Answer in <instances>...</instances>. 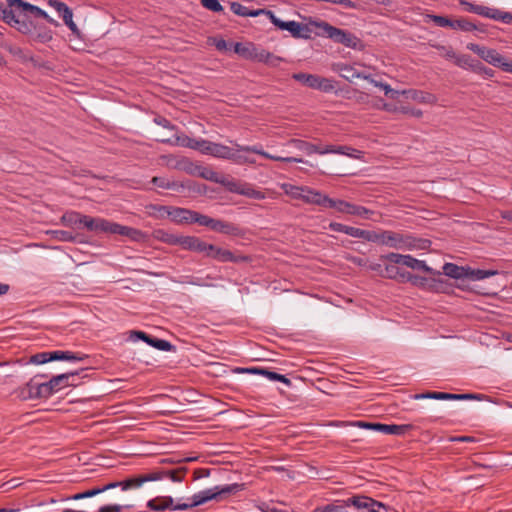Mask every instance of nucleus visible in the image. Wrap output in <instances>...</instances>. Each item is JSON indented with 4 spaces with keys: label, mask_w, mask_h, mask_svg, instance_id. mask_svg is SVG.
I'll return each instance as SVG.
<instances>
[{
    "label": "nucleus",
    "mask_w": 512,
    "mask_h": 512,
    "mask_svg": "<svg viewBox=\"0 0 512 512\" xmlns=\"http://www.w3.org/2000/svg\"><path fill=\"white\" fill-rule=\"evenodd\" d=\"M243 487L244 484L239 483L215 486L195 493L191 497V502L189 503L174 504V499L171 496L156 497L147 502V507L152 511L158 512L165 510L184 511L205 504L210 500H221L231 494L241 491Z\"/></svg>",
    "instance_id": "f257e3e1"
},
{
    "label": "nucleus",
    "mask_w": 512,
    "mask_h": 512,
    "mask_svg": "<svg viewBox=\"0 0 512 512\" xmlns=\"http://www.w3.org/2000/svg\"><path fill=\"white\" fill-rule=\"evenodd\" d=\"M380 259L383 260V261H388V262L393 263V264H401V265L409 267V268H411L413 270L424 271V272H427V273H430V274H433V275H436V276H440L441 275L440 271L434 270L433 268L429 267L425 263V261L418 260V259L414 258L411 255H403V254L391 252V253H388L386 255H382L380 257ZM432 282H433V284H431V287L435 291H437V292H444L445 291L447 283H446V281L443 278L439 277L437 279H432Z\"/></svg>",
    "instance_id": "f03ea898"
},
{
    "label": "nucleus",
    "mask_w": 512,
    "mask_h": 512,
    "mask_svg": "<svg viewBox=\"0 0 512 512\" xmlns=\"http://www.w3.org/2000/svg\"><path fill=\"white\" fill-rule=\"evenodd\" d=\"M310 24L321 30L317 33L318 36L327 37L335 43L342 44L345 47L354 50L361 51L364 48L361 39L347 30L337 28L325 21L315 20L310 21Z\"/></svg>",
    "instance_id": "7ed1b4c3"
},
{
    "label": "nucleus",
    "mask_w": 512,
    "mask_h": 512,
    "mask_svg": "<svg viewBox=\"0 0 512 512\" xmlns=\"http://www.w3.org/2000/svg\"><path fill=\"white\" fill-rule=\"evenodd\" d=\"M427 239L416 238L408 233H400L391 230H384L383 246L396 250H424L430 246Z\"/></svg>",
    "instance_id": "20e7f679"
},
{
    "label": "nucleus",
    "mask_w": 512,
    "mask_h": 512,
    "mask_svg": "<svg viewBox=\"0 0 512 512\" xmlns=\"http://www.w3.org/2000/svg\"><path fill=\"white\" fill-rule=\"evenodd\" d=\"M280 188L293 199H300L307 204L323 205L325 194L313 190L307 186H296L290 183H282Z\"/></svg>",
    "instance_id": "39448f33"
},
{
    "label": "nucleus",
    "mask_w": 512,
    "mask_h": 512,
    "mask_svg": "<svg viewBox=\"0 0 512 512\" xmlns=\"http://www.w3.org/2000/svg\"><path fill=\"white\" fill-rule=\"evenodd\" d=\"M467 49L479 55L487 63L501 68L505 72L512 73V60L498 53L495 49L487 48L475 43H469Z\"/></svg>",
    "instance_id": "423d86ee"
},
{
    "label": "nucleus",
    "mask_w": 512,
    "mask_h": 512,
    "mask_svg": "<svg viewBox=\"0 0 512 512\" xmlns=\"http://www.w3.org/2000/svg\"><path fill=\"white\" fill-rule=\"evenodd\" d=\"M322 207L335 208L338 212L362 218H368L369 214L372 213L369 209L363 206L355 205L344 200H334L327 195H325Z\"/></svg>",
    "instance_id": "0eeeda50"
},
{
    "label": "nucleus",
    "mask_w": 512,
    "mask_h": 512,
    "mask_svg": "<svg viewBox=\"0 0 512 512\" xmlns=\"http://www.w3.org/2000/svg\"><path fill=\"white\" fill-rule=\"evenodd\" d=\"M79 375L78 371L62 373L53 376L49 381L43 382L46 387V398L50 397L60 389L68 386H76L75 378Z\"/></svg>",
    "instance_id": "6e6552de"
},
{
    "label": "nucleus",
    "mask_w": 512,
    "mask_h": 512,
    "mask_svg": "<svg viewBox=\"0 0 512 512\" xmlns=\"http://www.w3.org/2000/svg\"><path fill=\"white\" fill-rule=\"evenodd\" d=\"M355 426L363 429L374 430L377 432H381L387 435H404L411 429V425L403 424H382V423H374V422H365V421H357L354 424Z\"/></svg>",
    "instance_id": "1a4fd4ad"
},
{
    "label": "nucleus",
    "mask_w": 512,
    "mask_h": 512,
    "mask_svg": "<svg viewBox=\"0 0 512 512\" xmlns=\"http://www.w3.org/2000/svg\"><path fill=\"white\" fill-rule=\"evenodd\" d=\"M152 209L154 211L161 213V215L167 214L171 218V220L176 223H186V224L192 223V218H193V213H194L193 210H189L186 208H179V207L160 206V205L152 206Z\"/></svg>",
    "instance_id": "9d476101"
},
{
    "label": "nucleus",
    "mask_w": 512,
    "mask_h": 512,
    "mask_svg": "<svg viewBox=\"0 0 512 512\" xmlns=\"http://www.w3.org/2000/svg\"><path fill=\"white\" fill-rule=\"evenodd\" d=\"M41 377L42 376L40 375H36L30 379V381L27 382L24 387L21 388L20 395L24 399L46 398V387L44 386L43 382L39 380Z\"/></svg>",
    "instance_id": "9b49d317"
},
{
    "label": "nucleus",
    "mask_w": 512,
    "mask_h": 512,
    "mask_svg": "<svg viewBox=\"0 0 512 512\" xmlns=\"http://www.w3.org/2000/svg\"><path fill=\"white\" fill-rule=\"evenodd\" d=\"M346 506H354L358 510H366L367 512H382L376 510L377 507H382L381 502L374 500L365 495H355L343 501Z\"/></svg>",
    "instance_id": "f8f14e48"
},
{
    "label": "nucleus",
    "mask_w": 512,
    "mask_h": 512,
    "mask_svg": "<svg viewBox=\"0 0 512 512\" xmlns=\"http://www.w3.org/2000/svg\"><path fill=\"white\" fill-rule=\"evenodd\" d=\"M162 479H163V474L153 473V472L135 475V476L129 477L122 481V491H127L130 489H138L144 483L152 482V481H159Z\"/></svg>",
    "instance_id": "ddd939ff"
},
{
    "label": "nucleus",
    "mask_w": 512,
    "mask_h": 512,
    "mask_svg": "<svg viewBox=\"0 0 512 512\" xmlns=\"http://www.w3.org/2000/svg\"><path fill=\"white\" fill-rule=\"evenodd\" d=\"M210 258L217 260L219 262H232V263H240L249 261V257L245 255H235L231 251L217 247L214 245L212 250V255Z\"/></svg>",
    "instance_id": "4468645a"
},
{
    "label": "nucleus",
    "mask_w": 512,
    "mask_h": 512,
    "mask_svg": "<svg viewBox=\"0 0 512 512\" xmlns=\"http://www.w3.org/2000/svg\"><path fill=\"white\" fill-rule=\"evenodd\" d=\"M287 145L295 147L306 155H312L314 153L325 155L327 150V145L320 146L300 139H291L288 141Z\"/></svg>",
    "instance_id": "2eb2a0df"
},
{
    "label": "nucleus",
    "mask_w": 512,
    "mask_h": 512,
    "mask_svg": "<svg viewBox=\"0 0 512 512\" xmlns=\"http://www.w3.org/2000/svg\"><path fill=\"white\" fill-rule=\"evenodd\" d=\"M333 70L345 80L352 82L355 78L369 79V74L358 72L353 66L344 63H337L333 66Z\"/></svg>",
    "instance_id": "dca6fc26"
},
{
    "label": "nucleus",
    "mask_w": 512,
    "mask_h": 512,
    "mask_svg": "<svg viewBox=\"0 0 512 512\" xmlns=\"http://www.w3.org/2000/svg\"><path fill=\"white\" fill-rule=\"evenodd\" d=\"M260 51L261 47L254 44L243 45L239 42L234 44V52L247 60L258 61Z\"/></svg>",
    "instance_id": "f3484780"
},
{
    "label": "nucleus",
    "mask_w": 512,
    "mask_h": 512,
    "mask_svg": "<svg viewBox=\"0 0 512 512\" xmlns=\"http://www.w3.org/2000/svg\"><path fill=\"white\" fill-rule=\"evenodd\" d=\"M211 230L232 236H238L241 234V229L237 225L218 219H214Z\"/></svg>",
    "instance_id": "a211bd4d"
},
{
    "label": "nucleus",
    "mask_w": 512,
    "mask_h": 512,
    "mask_svg": "<svg viewBox=\"0 0 512 512\" xmlns=\"http://www.w3.org/2000/svg\"><path fill=\"white\" fill-rule=\"evenodd\" d=\"M465 273L467 279L473 280V281H479L483 280L492 276L497 275L499 272L497 270L493 269H473L469 266H466Z\"/></svg>",
    "instance_id": "6ab92c4d"
},
{
    "label": "nucleus",
    "mask_w": 512,
    "mask_h": 512,
    "mask_svg": "<svg viewBox=\"0 0 512 512\" xmlns=\"http://www.w3.org/2000/svg\"><path fill=\"white\" fill-rule=\"evenodd\" d=\"M52 357L54 358V361H70V362H76V361H83L87 358V355L79 353V352H72V351H62V350H56L52 351Z\"/></svg>",
    "instance_id": "aec40b11"
},
{
    "label": "nucleus",
    "mask_w": 512,
    "mask_h": 512,
    "mask_svg": "<svg viewBox=\"0 0 512 512\" xmlns=\"http://www.w3.org/2000/svg\"><path fill=\"white\" fill-rule=\"evenodd\" d=\"M230 9L234 14L241 17H257L265 12V9L250 10L238 2H231Z\"/></svg>",
    "instance_id": "412c9836"
},
{
    "label": "nucleus",
    "mask_w": 512,
    "mask_h": 512,
    "mask_svg": "<svg viewBox=\"0 0 512 512\" xmlns=\"http://www.w3.org/2000/svg\"><path fill=\"white\" fill-rule=\"evenodd\" d=\"M151 182L156 185L157 187L163 188V189H171L175 190L177 192L182 191L187 186L184 183L176 182V181H169L168 179L164 177H158L155 176L152 178Z\"/></svg>",
    "instance_id": "4be33fe9"
},
{
    "label": "nucleus",
    "mask_w": 512,
    "mask_h": 512,
    "mask_svg": "<svg viewBox=\"0 0 512 512\" xmlns=\"http://www.w3.org/2000/svg\"><path fill=\"white\" fill-rule=\"evenodd\" d=\"M329 153L346 155L353 159H359L361 157V152L359 150L351 148L349 146L327 145L326 154Z\"/></svg>",
    "instance_id": "5701e85b"
},
{
    "label": "nucleus",
    "mask_w": 512,
    "mask_h": 512,
    "mask_svg": "<svg viewBox=\"0 0 512 512\" xmlns=\"http://www.w3.org/2000/svg\"><path fill=\"white\" fill-rule=\"evenodd\" d=\"M116 232H117V235H122V236L128 237L129 239H131L133 241H137V242H140V241L144 240V238H145V234L141 230H138V229H135V228H132L129 226H124L121 224H118V228H117Z\"/></svg>",
    "instance_id": "b1692460"
},
{
    "label": "nucleus",
    "mask_w": 512,
    "mask_h": 512,
    "mask_svg": "<svg viewBox=\"0 0 512 512\" xmlns=\"http://www.w3.org/2000/svg\"><path fill=\"white\" fill-rule=\"evenodd\" d=\"M461 4L466 7V10L471 13L478 14L483 17H487L492 19V16H495L493 14L494 8H490L487 6L482 5H476L473 3H470L468 1H461Z\"/></svg>",
    "instance_id": "393cba45"
},
{
    "label": "nucleus",
    "mask_w": 512,
    "mask_h": 512,
    "mask_svg": "<svg viewBox=\"0 0 512 512\" xmlns=\"http://www.w3.org/2000/svg\"><path fill=\"white\" fill-rule=\"evenodd\" d=\"M286 31L290 32L294 38H310V35L308 34L310 30L308 29V27L302 26V24L293 20L289 21Z\"/></svg>",
    "instance_id": "a878e982"
},
{
    "label": "nucleus",
    "mask_w": 512,
    "mask_h": 512,
    "mask_svg": "<svg viewBox=\"0 0 512 512\" xmlns=\"http://www.w3.org/2000/svg\"><path fill=\"white\" fill-rule=\"evenodd\" d=\"M465 268L454 263H445L443 265V273L453 279H464L466 277Z\"/></svg>",
    "instance_id": "bb28decb"
},
{
    "label": "nucleus",
    "mask_w": 512,
    "mask_h": 512,
    "mask_svg": "<svg viewBox=\"0 0 512 512\" xmlns=\"http://www.w3.org/2000/svg\"><path fill=\"white\" fill-rule=\"evenodd\" d=\"M451 28L454 30H461L464 32H469L473 30H478L479 32H485L483 26H477L476 24L468 21L467 19H457L452 20Z\"/></svg>",
    "instance_id": "cd10ccee"
},
{
    "label": "nucleus",
    "mask_w": 512,
    "mask_h": 512,
    "mask_svg": "<svg viewBox=\"0 0 512 512\" xmlns=\"http://www.w3.org/2000/svg\"><path fill=\"white\" fill-rule=\"evenodd\" d=\"M282 61H283V58L276 56V55L270 53L269 51L261 48L257 62L267 64L271 67H277L280 64V62H282Z\"/></svg>",
    "instance_id": "c85d7f7f"
},
{
    "label": "nucleus",
    "mask_w": 512,
    "mask_h": 512,
    "mask_svg": "<svg viewBox=\"0 0 512 512\" xmlns=\"http://www.w3.org/2000/svg\"><path fill=\"white\" fill-rule=\"evenodd\" d=\"M154 237L155 239L169 244V245H177L178 244V238L180 235L172 234L164 229H158L154 231Z\"/></svg>",
    "instance_id": "c756f323"
},
{
    "label": "nucleus",
    "mask_w": 512,
    "mask_h": 512,
    "mask_svg": "<svg viewBox=\"0 0 512 512\" xmlns=\"http://www.w3.org/2000/svg\"><path fill=\"white\" fill-rule=\"evenodd\" d=\"M200 238L196 236H183L180 235L178 238V244L183 249L196 252V247L198 246Z\"/></svg>",
    "instance_id": "7c9ffc66"
},
{
    "label": "nucleus",
    "mask_w": 512,
    "mask_h": 512,
    "mask_svg": "<svg viewBox=\"0 0 512 512\" xmlns=\"http://www.w3.org/2000/svg\"><path fill=\"white\" fill-rule=\"evenodd\" d=\"M335 88L336 86L334 80L317 75V81L315 83L314 89L329 93L334 91Z\"/></svg>",
    "instance_id": "2f4dec72"
},
{
    "label": "nucleus",
    "mask_w": 512,
    "mask_h": 512,
    "mask_svg": "<svg viewBox=\"0 0 512 512\" xmlns=\"http://www.w3.org/2000/svg\"><path fill=\"white\" fill-rule=\"evenodd\" d=\"M232 148L220 143H215L212 150V156L220 159L229 160L232 157Z\"/></svg>",
    "instance_id": "473e14b6"
},
{
    "label": "nucleus",
    "mask_w": 512,
    "mask_h": 512,
    "mask_svg": "<svg viewBox=\"0 0 512 512\" xmlns=\"http://www.w3.org/2000/svg\"><path fill=\"white\" fill-rule=\"evenodd\" d=\"M26 11L32 13L36 17H41V18L45 19L48 23H50L54 26L59 25V23L55 19L50 17L45 10L41 9L40 7H38L36 5L29 3V5H26Z\"/></svg>",
    "instance_id": "72a5a7b5"
},
{
    "label": "nucleus",
    "mask_w": 512,
    "mask_h": 512,
    "mask_svg": "<svg viewBox=\"0 0 512 512\" xmlns=\"http://www.w3.org/2000/svg\"><path fill=\"white\" fill-rule=\"evenodd\" d=\"M146 343L160 351L169 352L175 349V347L169 341L154 338L152 336H149V339Z\"/></svg>",
    "instance_id": "f704fd0d"
},
{
    "label": "nucleus",
    "mask_w": 512,
    "mask_h": 512,
    "mask_svg": "<svg viewBox=\"0 0 512 512\" xmlns=\"http://www.w3.org/2000/svg\"><path fill=\"white\" fill-rule=\"evenodd\" d=\"M244 183L245 182L237 181V180L230 179L227 177H223L220 184L223 187H225L229 192L236 193V194L240 195V191L243 190Z\"/></svg>",
    "instance_id": "c9c22d12"
},
{
    "label": "nucleus",
    "mask_w": 512,
    "mask_h": 512,
    "mask_svg": "<svg viewBox=\"0 0 512 512\" xmlns=\"http://www.w3.org/2000/svg\"><path fill=\"white\" fill-rule=\"evenodd\" d=\"M240 195L256 200L265 199V194L262 191L255 189L253 185L246 182L244 183L243 190L240 191Z\"/></svg>",
    "instance_id": "e433bc0d"
},
{
    "label": "nucleus",
    "mask_w": 512,
    "mask_h": 512,
    "mask_svg": "<svg viewBox=\"0 0 512 512\" xmlns=\"http://www.w3.org/2000/svg\"><path fill=\"white\" fill-rule=\"evenodd\" d=\"M292 78L312 89H314L315 83L317 81V75L307 73H294Z\"/></svg>",
    "instance_id": "4c0bfd02"
},
{
    "label": "nucleus",
    "mask_w": 512,
    "mask_h": 512,
    "mask_svg": "<svg viewBox=\"0 0 512 512\" xmlns=\"http://www.w3.org/2000/svg\"><path fill=\"white\" fill-rule=\"evenodd\" d=\"M185 472H186L185 468H181V469H177V470L153 471V473L163 474V479L169 478L173 482H181L184 478Z\"/></svg>",
    "instance_id": "58836bf2"
},
{
    "label": "nucleus",
    "mask_w": 512,
    "mask_h": 512,
    "mask_svg": "<svg viewBox=\"0 0 512 512\" xmlns=\"http://www.w3.org/2000/svg\"><path fill=\"white\" fill-rule=\"evenodd\" d=\"M47 234L62 242H74L76 239L72 232L66 230H49Z\"/></svg>",
    "instance_id": "ea45409f"
},
{
    "label": "nucleus",
    "mask_w": 512,
    "mask_h": 512,
    "mask_svg": "<svg viewBox=\"0 0 512 512\" xmlns=\"http://www.w3.org/2000/svg\"><path fill=\"white\" fill-rule=\"evenodd\" d=\"M98 232H103L107 234H117L118 223L106 220L104 218H100L98 221Z\"/></svg>",
    "instance_id": "a19ab883"
},
{
    "label": "nucleus",
    "mask_w": 512,
    "mask_h": 512,
    "mask_svg": "<svg viewBox=\"0 0 512 512\" xmlns=\"http://www.w3.org/2000/svg\"><path fill=\"white\" fill-rule=\"evenodd\" d=\"M472 71L483 76L485 79L493 78L495 76V71L493 69L484 66L478 60L475 61Z\"/></svg>",
    "instance_id": "79ce46f5"
},
{
    "label": "nucleus",
    "mask_w": 512,
    "mask_h": 512,
    "mask_svg": "<svg viewBox=\"0 0 512 512\" xmlns=\"http://www.w3.org/2000/svg\"><path fill=\"white\" fill-rule=\"evenodd\" d=\"M243 146L235 143L234 147L232 148V157H230L229 160L234 161L237 164H246V158L247 155L244 153H247L245 150H241Z\"/></svg>",
    "instance_id": "37998d69"
},
{
    "label": "nucleus",
    "mask_w": 512,
    "mask_h": 512,
    "mask_svg": "<svg viewBox=\"0 0 512 512\" xmlns=\"http://www.w3.org/2000/svg\"><path fill=\"white\" fill-rule=\"evenodd\" d=\"M475 61L476 60L473 59L471 56L465 55V54H463V55L456 54V58L454 59V63L458 67L463 68V69H470V70H472Z\"/></svg>",
    "instance_id": "c03bdc74"
},
{
    "label": "nucleus",
    "mask_w": 512,
    "mask_h": 512,
    "mask_svg": "<svg viewBox=\"0 0 512 512\" xmlns=\"http://www.w3.org/2000/svg\"><path fill=\"white\" fill-rule=\"evenodd\" d=\"M100 217H90L87 215H82L80 219V224L87 228L89 231L98 232V221Z\"/></svg>",
    "instance_id": "a18cd8bd"
},
{
    "label": "nucleus",
    "mask_w": 512,
    "mask_h": 512,
    "mask_svg": "<svg viewBox=\"0 0 512 512\" xmlns=\"http://www.w3.org/2000/svg\"><path fill=\"white\" fill-rule=\"evenodd\" d=\"M450 393L446 392H426L421 394H416L414 396L415 399H435V400H449Z\"/></svg>",
    "instance_id": "49530a36"
},
{
    "label": "nucleus",
    "mask_w": 512,
    "mask_h": 512,
    "mask_svg": "<svg viewBox=\"0 0 512 512\" xmlns=\"http://www.w3.org/2000/svg\"><path fill=\"white\" fill-rule=\"evenodd\" d=\"M50 361H54V358L52 357V351L37 353L30 357V362L36 365L45 364Z\"/></svg>",
    "instance_id": "de8ad7c7"
},
{
    "label": "nucleus",
    "mask_w": 512,
    "mask_h": 512,
    "mask_svg": "<svg viewBox=\"0 0 512 512\" xmlns=\"http://www.w3.org/2000/svg\"><path fill=\"white\" fill-rule=\"evenodd\" d=\"M383 239H384V230H381L379 232L365 230V235H364L363 240L383 245Z\"/></svg>",
    "instance_id": "09e8293b"
},
{
    "label": "nucleus",
    "mask_w": 512,
    "mask_h": 512,
    "mask_svg": "<svg viewBox=\"0 0 512 512\" xmlns=\"http://www.w3.org/2000/svg\"><path fill=\"white\" fill-rule=\"evenodd\" d=\"M0 18L10 26H16L20 24V20L16 18L14 12L11 9L3 8Z\"/></svg>",
    "instance_id": "8fccbe9b"
},
{
    "label": "nucleus",
    "mask_w": 512,
    "mask_h": 512,
    "mask_svg": "<svg viewBox=\"0 0 512 512\" xmlns=\"http://www.w3.org/2000/svg\"><path fill=\"white\" fill-rule=\"evenodd\" d=\"M213 221H214V218H211L207 215L198 213L196 211H194V213H193L192 223H197L201 226H205V227H208L211 229Z\"/></svg>",
    "instance_id": "3c124183"
},
{
    "label": "nucleus",
    "mask_w": 512,
    "mask_h": 512,
    "mask_svg": "<svg viewBox=\"0 0 512 512\" xmlns=\"http://www.w3.org/2000/svg\"><path fill=\"white\" fill-rule=\"evenodd\" d=\"M199 139L190 138L188 136L184 137H176L175 145H180L182 147L191 148L197 150Z\"/></svg>",
    "instance_id": "603ef678"
},
{
    "label": "nucleus",
    "mask_w": 512,
    "mask_h": 512,
    "mask_svg": "<svg viewBox=\"0 0 512 512\" xmlns=\"http://www.w3.org/2000/svg\"><path fill=\"white\" fill-rule=\"evenodd\" d=\"M397 264H388L384 267L382 277L388 279H399L400 268L396 266Z\"/></svg>",
    "instance_id": "864d4df0"
},
{
    "label": "nucleus",
    "mask_w": 512,
    "mask_h": 512,
    "mask_svg": "<svg viewBox=\"0 0 512 512\" xmlns=\"http://www.w3.org/2000/svg\"><path fill=\"white\" fill-rule=\"evenodd\" d=\"M81 216H82V214L77 213V212L65 213L62 216L61 221L63 224H65L67 226L81 225L80 224Z\"/></svg>",
    "instance_id": "5fc2aeb1"
},
{
    "label": "nucleus",
    "mask_w": 512,
    "mask_h": 512,
    "mask_svg": "<svg viewBox=\"0 0 512 512\" xmlns=\"http://www.w3.org/2000/svg\"><path fill=\"white\" fill-rule=\"evenodd\" d=\"M263 376H265L266 378H268L271 381H279V382L284 383L287 386L291 385L290 379H288L285 375L276 373L274 371H270V370L266 369V371L263 372Z\"/></svg>",
    "instance_id": "6e6d98bb"
},
{
    "label": "nucleus",
    "mask_w": 512,
    "mask_h": 512,
    "mask_svg": "<svg viewBox=\"0 0 512 512\" xmlns=\"http://www.w3.org/2000/svg\"><path fill=\"white\" fill-rule=\"evenodd\" d=\"M62 19L74 35H80V30L73 21V12L71 9L62 16Z\"/></svg>",
    "instance_id": "4d7b16f0"
},
{
    "label": "nucleus",
    "mask_w": 512,
    "mask_h": 512,
    "mask_svg": "<svg viewBox=\"0 0 512 512\" xmlns=\"http://www.w3.org/2000/svg\"><path fill=\"white\" fill-rule=\"evenodd\" d=\"M263 15H266L270 21L272 22V24L274 26H276L278 29L280 30H286L287 28V25L289 23V21H283L281 20L280 18H278L272 11L270 10H266L265 9V12Z\"/></svg>",
    "instance_id": "13d9d810"
},
{
    "label": "nucleus",
    "mask_w": 512,
    "mask_h": 512,
    "mask_svg": "<svg viewBox=\"0 0 512 512\" xmlns=\"http://www.w3.org/2000/svg\"><path fill=\"white\" fill-rule=\"evenodd\" d=\"M201 5L212 12L221 13L224 11L223 6L218 0H200Z\"/></svg>",
    "instance_id": "bf43d9fd"
},
{
    "label": "nucleus",
    "mask_w": 512,
    "mask_h": 512,
    "mask_svg": "<svg viewBox=\"0 0 512 512\" xmlns=\"http://www.w3.org/2000/svg\"><path fill=\"white\" fill-rule=\"evenodd\" d=\"M99 494H101V490H100V486H97V487H94V488L89 489L87 491H84V492H81V493H77V494L73 495L70 499H72V500H81V499H85V498L94 497V496L99 495Z\"/></svg>",
    "instance_id": "052dcab7"
},
{
    "label": "nucleus",
    "mask_w": 512,
    "mask_h": 512,
    "mask_svg": "<svg viewBox=\"0 0 512 512\" xmlns=\"http://www.w3.org/2000/svg\"><path fill=\"white\" fill-rule=\"evenodd\" d=\"M213 146L214 142L205 139H199L197 151L201 152L202 154L212 156Z\"/></svg>",
    "instance_id": "680f3d73"
},
{
    "label": "nucleus",
    "mask_w": 512,
    "mask_h": 512,
    "mask_svg": "<svg viewBox=\"0 0 512 512\" xmlns=\"http://www.w3.org/2000/svg\"><path fill=\"white\" fill-rule=\"evenodd\" d=\"M493 14L495 15L492 16L493 20L501 21L505 24H509L512 22V14L509 12H503L499 9L494 8Z\"/></svg>",
    "instance_id": "e2e57ef3"
},
{
    "label": "nucleus",
    "mask_w": 512,
    "mask_h": 512,
    "mask_svg": "<svg viewBox=\"0 0 512 512\" xmlns=\"http://www.w3.org/2000/svg\"><path fill=\"white\" fill-rule=\"evenodd\" d=\"M200 175L204 179L218 183V184L221 183V181L224 177V176L219 175L217 172L213 171L212 169H205L203 172H201Z\"/></svg>",
    "instance_id": "0e129e2a"
},
{
    "label": "nucleus",
    "mask_w": 512,
    "mask_h": 512,
    "mask_svg": "<svg viewBox=\"0 0 512 512\" xmlns=\"http://www.w3.org/2000/svg\"><path fill=\"white\" fill-rule=\"evenodd\" d=\"M213 247V244H208L200 239L198 246L196 247V252L202 253L205 257L210 258V256L212 255Z\"/></svg>",
    "instance_id": "69168bd1"
},
{
    "label": "nucleus",
    "mask_w": 512,
    "mask_h": 512,
    "mask_svg": "<svg viewBox=\"0 0 512 512\" xmlns=\"http://www.w3.org/2000/svg\"><path fill=\"white\" fill-rule=\"evenodd\" d=\"M48 4L54 8L61 16L70 10V8L64 2L59 0H49Z\"/></svg>",
    "instance_id": "338daca9"
},
{
    "label": "nucleus",
    "mask_w": 512,
    "mask_h": 512,
    "mask_svg": "<svg viewBox=\"0 0 512 512\" xmlns=\"http://www.w3.org/2000/svg\"><path fill=\"white\" fill-rule=\"evenodd\" d=\"M431 19L434 22V24L439 27H450L451 28L452 20L447 17L439 16V15H432Z\"/></svg>",
    "instance_id": "774afa93"
}]
</instances>
